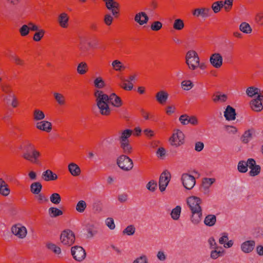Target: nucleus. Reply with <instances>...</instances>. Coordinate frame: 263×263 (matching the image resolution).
Returning a JSON list of instances; mask_svg holds the SVG:
<instances>
[{"instance_id":"4468645a","label":"nucleus","mask_w":263,"mask_h":263,"mask_svg":"<svg viewBox=\"0 0 263 263\" xmlns=\"http://www.w3.org/2000/svg\"><path fill=\"white\" fill-rule=\"evenodd\" d=\"M12 233L20 238H24L27 234V229L20 224L14 225L11 228Z\"/></svg>"},{"instance_id":"20e7f679","label":"nucleus","mask_w":263,"mask_h":263,"mask_svg":"<svg viewBox=\"0 0 263 263\" xmlns=\"http://www.w3.org/2000/svg\"><path fill=\"white\" fill-rule=\"evenodd\" d=\"M117 164L124 171H130L134 166L133 160L125 155H121L117 159Z\"/></svg>"},{"instance_id":"6e6552de","label":"nucleus","mask_w":263,"mask_h":263,"mask_svg":"<svg viewBox=\"0 0 263 263\" xmlns=\"http://www.w3.org/2000/svg\"><path fill=\"white\" fill-rule=\"evenodd\" d=\"M170 179L171 174L166 170L163 171L161 174L159 180V189L161 192L165 190Z\"/></svg>"},{"instance_id":"b1692460","label":"nucleus","mask_w":263,"mask_h":263,"mask_svg":"<svg viewBox=\"0 0 263 263\" xmlns=\"http://www.w3.org/2000/svg\"><path fill=\"white\" fill-rule=\"evenodd\" d=\"M10 193L8 184L2 178H0V194L3 196H8Z\"/></svg>"},{"instance_id":"0e129e2a","label":"nucleus","mask_w":263,"mask_h":263,"mask_svg":"<svg viewBox=\"0 0 263 263\" xmlns=\"http://www.w3.org/2000/svg\"><path fill=\"white\" fill-rule=\"evenodd\" d=\"M255 22L259 25H263V12L257 13L255 17Z\"/></svg>"},{"instance_id":"09e8293b","label":"nucleus","mask_w":263,"mask_h":263,"mask_svg":"<svg viewBox=\"0 0 263 263\" xmlns=\"http://www.w3.org/2000/svg\"><path fill=\"white\" fill-rule=\"evenodd\" d=\"M50 201L55 204H58L60 203L61 201V198L59 194L53 193L50 197Z\"/></svg>"},{"instance_id":"bb28decb","label":"nucleus","mask_w":263,"mask_h":263,"mask_svg":"<svg viewBox=\"0 0 263 263\" xmlns=\"http://www.w3.org/2000/svg\"><path fill=\"white\" fill-rule=\"evenodd\" d=\"M68 171L73 176H78L81 174L80 167L74 163H70L68 166Z\"/></svg>"},{"instance_id":"4c0bfd02","label":"nucleus","mask_w":263,"mask_h":263,"mask_svg":"<svg viewBox=\"0 0 263 263\" xmlns=\"http://www.w3.org/2000/svg\"><path fill=\"white\" fill-rule=\"evenodd\" d=\"M215 249L214 250H213L211 252V257L212 259H215L217 258L219 256H222L224 255V250H222V251H218L219 247H214Z\"/></svg>"},{"instance_id":"0eeeda50","label":"nucleus","mask_w":263,"mask_h":263,"mask_svg":"<svg viewBox=\"0 0 263 263\" xmlns=\"http://www.w3.org/2000/svg\"><path fill=\"white\" fill-rule=\"evenodd\" d=\"M170 141L172 145L178 147L184 143V134L181 130L177 129L170 138Z\"/></svg>"},{"instance_id":"c85d7f7f","label":"nucleus","mask_w":263,"mask_h":263,"mask_svg":"<svg viewBox=\"0 0 263 263\" xmlns=\"http://www.w3.org/2000/svg\"><path fill=\"white\" fill-rule=\"evenodd\" d=\"M133 130L131 129H126L123 130L119 137L120 143L129 142L128 138L131 136Z\"/></svg>"},{"instance_id":"cd10ccee","label":"nucleus","mask_w":263,"mask_h":263,"mask_svg":"<svg viewBox=\"0 0 263 263\" xmlns=\"http://www.w3.org/2000/svg\"><path fill=\"white\" fill-rule=\"evenodd\" d=\"M69 17L67 13H62L58 17V22L61 27L66 28L68 27Z\"/></svg>"},{"instance_id":"8fccbe9b","label":"nucleus","mask_w":263,"mask_h":263,"mask_svg":"<svg viewBox=\"0 0 263 263\" xmlns=\"http://www.w3.org/2000/svg\"><path fill=\"white\" fill-rule=\"evenodd\" d=\"M95 86L99 89L103 88L105 84V82L101 77H98L94 80Z\"/></svg>"},{"instance_id":"ea45409f","label":"nucleus","mask_w":263,"mask_h":263,"mask_svg":"<svg viewBox=\"0 0 263 263\" xmlns=\"http://www.w3.org/2000/svg\"><path fill=\"white\" fill-rule=\"evenodd\" d=\"M53 96L55 100L60 105H64L65 104V98L62 94L54 92Z\"/></svg>"},{"instance_id":"3c124183","label":"nucleus","mask_w":263,"mask_h":263,"mask_svg":"<svg viewBox=\"0 0 263 263\" xmlns=\"http://www.w3.org/2000/svg\"><path fill=\"white\" fill-rule=\"evenodd\" d=\"M181 86L184 90H189L194 86V84L190 80H184L181 82Z\"/></svg>"},{"instance_id":"69168bd1","label":"nucleus","mask_w":263,"mask_h":263,"mask_svg":"<svg viewBox=\"0 0 263 263\" xmlns=\"http://www.w3.org/2000/svg\"><path fill=\"white\" fill-rule=\"evenodd\" d=\"M105 223L110 230H114L115 228V224L113 218L110 217L107 218L105 220Z\"/></svg>"},{"instance_id":"4d7b16f0","label":"nucleus","mask_w":263,"mask_h":263,"mask_svg":"<svg viewBox=\"0 0 263 263\" xmlns=\"http://www.w3.org/2000/svg\"><path fill=\"white\" fill-rule=\"evenodd\" d=\"M19 32L22 36L27 35L29 33L28 25H23L19 29Z\"/></svg>"},{"instance_id":"58836bf2","label":"nucleus","mask_w":263,"mask_h":263,"mask_svg":"<svg viewBox=\"0 0 263 263\" xmlns=\"http://www.w3.org/2000/svg\"><path fill=\"white\" fill-rule=\"evenodd\" d=\"M120 147L126 155H128L132 152V147L129 144V142L120 143Z\"/></svg>"},{"instance_id":"13d9d810","label":"nucleus","mask_w":263,"mask_h":263,"mask_svg":"<svg viewBox=\"0 0 263 263\" xmlns=\"http://www.w3.org/2000/svg\"><path fill=\"white\" fill-rule=\"evenodd\" d=\"M162 27V24L159 21L154 22L151 26V29L153 31H157L160 30Z\"/></svg>"},{"instance_id":"bf43d9fd","label":"nucleus","mask_w":263,"mask_h":263,"mask_svg":"<svg viewBox=\"0 0 263 263\" xmlns=\"http://www.w3.org/2000/svg\"><path fill=\"white\" fill-rule=\"evenodd\" d=\"M233 1L234 0H224V2L222 1V4L226 11H229L231 9Z\"/></svg>"},{"instance_id":"f03ea898","label":"nucleus","mask_w":263,"mask_h":263,"mask_svg":"<svg viewBox=\"0 0 263 263\" xmlns=\"http://www.w3.org/2000/svg\"><path fill=\"white\" fill-rule=\"evenodd\" d=\"M97 105L102 115L108 116L111 110L108 105L109 96L104 93L102 90H97L94 93Z\"/></svg>"},{"instance_id":"9d476101","label":"nucleus","mask_w":263,"mask_h":263,"mask_svg":"<svg viewBox=\"0 0 263 263\" xmlns=\"http://www.w3.org/2000/svg\"><path fill=\"white\" fill-rule=\"evenodd\" d=\"M106 8L109 10L115 17L119 14V4L115 0H106L104 1Z\"/></svg>"},{"instance_id":"aec40b11","label":"nucleus","mask_w":263,"mask_h":263,"mask_svg":"<svg viewBox=\"0 0 263 263\" xmlns=\"http://www.w3.org/2000/svg\"><path fill=\"white\" fill-rule=\"evenodd\" d=\"M134 20L139 25H143L148 22L149 17L145 12H141L136 14Z\"/></svg>"},{"instance_id":"774afa93","label":"nucleus","mask_w":263,"mask_h":263,"mask_svg":"<svg viewBox=\"0 0 263 263\" xmlns=\"http://www.w3.org/2000/svg\"><path fill=\"white\" fill-rule=\"evenodd\" d=\"M133 263H148V261L146 256L142 255L136 259Z\"/></svg>"},{"instance_id":"7c9ffc66","label":"nucleus","mask_w":263,"mask_h":263,"mask_svg":"<svg viewBox=\"0 0 263 263\" xmlns=\"http://www.w3.org/2000/svg\"><path fill=\"white\" fill-rule=\"evenodd\" d=\"M42 189V185L39 182H34L30 185V191L34 194H39Z\"/></svg>"},{"instance_id":"603ef678","label":"nucleus","mask_w":263,"mask_h":263,"mask_svg":"<svg viewBox=\"0 0 263 263\" xmlns=\"http://www.w3.org/2000/svg\"><path fill=\"white\" fill-rule=\"evenodd\" d=\"M45 31L43 29H40L38 31L36 32L33 37V39L34 41H40L44 36L45 34Z\"/></svg>"},{"instance_id":"f8f14e48","label":"nucleus","mask_w":263,"mask_h":263,"mask_svg":"<svg viewBox=\"0 0 263 263\" xmlns=\"http://www.w3.org/2000/svg\"><path fill=\"white\" fill-rule=\"evenodd\" d=\"M179 120L183 125L191 124L193 126H195L198 124V120L196 117L194 116H190L187 114L181 115L179 117Z\"/></svg>"},{"instance_id":"ddd939ff","label":"nucleus","mask_w":263,"mask_h":263,"mask_svg":"<svg viewBox=\"0 0 263 263\" xmlns=\"http://www.w3.org/2000/svg\"><path fill=\"white\" fill-rule=\"evenodd\" d=\"M210 64L215 68H219L223 64V58L219 53H214L210 57Z\"/></svg>"},{"instance_id":"680f3d73","label":"nucleus","mask_w":263,"mask_h":263,"mask_svg":"<svg viewBox=\"0 0 263 263\" xmlns=\"http://www.w3.org/2000/svg\"><path fill=\"white\" fill-rule=\"evenodd\" d=\"M112 66L116 71L122 70V63L119 60H115L112 62Z\"/></svg>"},{"instance_id":"e2e57ef3","label":"nucleus","mask_w":263,"mask_h":263,"mask_svg":"<svg viewBox=\"0 0 263 263\" xmlns=\"http://www.w3.org/2000/svg\"><path fill=\"white\" fill-rule=\"evenodd\" d=\"M124 82H127L128 83L127 85L126 83H123L122 85L120 86L125 90H131L133 88V84L132 82H130L129 81L127 80H124Z\"/></svg>"},{"instance_id":"9b49d317","label":"nucleus","mask_w":263,"mask_h":263,"mask_svg":"<svg viewBox=\"0 0 263 263\" xmlns=\"http://www.w3.org/2000/svg\"><path fill=\"white\" fill-rule=\"evenodd\" d=\"M181 181L183 185L187 190H191L196 183L195 177L188 174H183L182 175Z\"/></svg>"},{"instance_id":"a19ab883","label":"nucleus","mask_w":263,"mask_h":263,"mask_svg":"<svg viewBox=\"0 0 263 263\" xmlns=\"http://www.w3.org/2000/svg\"><path fill=\"white\" fill-rule=\"evenodd\" d=\"M184 27L183 21L181 19L178 18L174 21L173 28L177 30H181Z\"/></svg>"},{"instance_id":"c03bdc74","label":"nucleus","mask_w":263,"mask_h":263,"mask_svg":"<svg viewBox=\"0 0 263 263\" xmlns=\"http://www.w3.org/2000/svg\"><path fill=\"white\" fill-rule=\"evenodd\" d=\"M87 207L86 203L84 200L79 201L76 205V210L79 213H83Z\"/></svg>"},{"instance_id":"c756f323","label":"nucleus","mask_w":263,"mask_h":263,"mask_svg":"<svg viewBox=\"0 0 263 263\" xmlns=\"http://www.w3.org/2000/svg\"><path fill=\"white\" fill-rule=\"evenodd\" d=\"M216 222V217L215 215H208L204 218V223L209 227H212L215 225Z\"/></svg>"},{"instance_id":"5fc2aeb1","label":"nucleus","mask_w":263,"mask_h":263,"mask_svg":"<svg viewBox=\"0 0 263 263\" xmlns=\"http://www.w3.org/2000/svg\"><path fill=\"white\" fill-rule=\"evenodd\" d=\"M260 166L259 165H256L251 169V171L249 172V174L250 176H255L258 175L260 173Z\"/></svg>"},{"instance_id":"338daca9","label":"nucleus","mask_w":263,"mask_h":263,"mask_svg":"<svg viewBox=\"0 0 263 263\" xmlns=\"http://www.w3.org/2000/svg\"><path fill=\"white\" fill-rule=\"evenodd\" d=\"M113 21V17L110 14H106L104 16V22L107 26H110Z\"/></svg>"},{"instance_id":"2eb2a0df","label":"nucleus","mask_w":263,"mask_h":263,"mask_svg":"<svg viewBox=\"0 0 263 263\" xmlns=\"http://www.w3.org/2000/svg\"><path fill=\"white\" fill-rule=\"evenodd\" d=\"M261 101H263V95H259L257 98L250 102V107L255 111H260L263 109Z\"/></svg>"},{"instance_id":"052dcab7","label":"nucleus","mask_w":263,"mask_h":263,"mask_svg":"<svg viewBox=\"0 0 263 263\" xmlns=\"http://www.w3.org/2000/svg\"><path fill=\"white\" fill-rule=\"evenodd\" d=\"M228 99V97L226 95H216L214 98H213V101L214 102H217L218 101H220L221 102H225Z\"/></svg>"},{"instance_id":"79ce46f5","label":"nucleus","mask_w":263,"mask_h":263,"mask_svg":"<svg viewBox=\"0 0 263 263\" xmlns=\"http://www.w3.org/2000/svg\"><path fill=\"white\" fill-rule=\"evenodd\" d=\"M252 138V133L250 130L246 131L241 137V141L243 143H248Z\"/></svg>"},{"instance_id":"1a4fd4ad","label":"nucleus","mask_w":263,"mask_h":263,"mask_svg":"<svg viewBox=\"0 0 263 263\" xmlns=\"http://www.w3.org/2000/svg\"><path fill=\"white\" fill-rule=\"evenodd\" d=\"M71 251L73 257L77 261H82L86 257L85 251L82 247L78 246L72 247Z\"/></svg>"},{"instance_id":"7ed1b4c3","label":"nucleus","mask_w":263,"mask_h":263,"mask_svg":"<svg viewBox=\"0 0 263 263\" xmlns=\"http://www.w3.org/2000/svg\"><path fill=\"white\" fill-rule=\"evenodd\" d=\"M199 61V57L195 51L189 50L187 52L185 55V63L190 69L194 70L197 69Z\"/></svg>"},{"instance_id":"4be33fe9","label":"nucleus","mask_w":263,"mask_h":263,"mask_svg":"<svg viewBox=\"0 0 263 263\" xmlns=\"http://www.w3.org/2000/svg\"><path fill=\"white\" fill-rule=\"evenodd\" d=\"M255 245V242L254 240H248L241 244V249L243 252L248 253L253 250Z\"/></svg>"},{"instance_id":"a18cd8bd","label":"nucleus","mask_w":263,"mask_h":263,"mask_svg":"<svg viewBox=\"0 0 263 263\" xmlns=\"http://www.w3.org/2000/svg\"><path fill=\"white\" fill-rule=\"evenodd\" d=\"M136 229L134 225L127 226L122 232L123 235H133L135 233Z\"/></svg>"},{"instance_id":"a211bd4d","label":"nucleus","mask_w":263,"mask_h":263,"mask_svg":"<svg viewBox=\"0 0 263 263\" xmlns=\"http://www.w3.org/2000/svg\"><path fill=\"white\" fill-rule=\"evenodd\" d=\"M236 111L235 108L228 105L224 112V116L228 121L234 120L236 119Z\"/></svg>"},{"instance_id":"423d86ee","label":"nucleus","mask_w":263,"mask_h":263,"mask_svg":"<svg viewBox=\"0 0 263 263\" xmlns=\"http://www.w3.org/2000/svg\"><path fill=\"white\" fill-rule=\"evenodd\" d=\"M186 202L191 212L202 210L200 206L202 200L198 197H189L187 198Z\"/></svg>"},{"instance_id":"a878e982","label":"nucleus","mask_w":263,"mask_h":263,"mask_svg":"<svg viewBox=\"0 0 263 263\" xmlns=\"http://www.w3.org/2000/svg\"><path fill=\"white\" fill-rule=\"evenodd\" d=\"M168 97V93L164 90L159 91L156 94V100L161 104H164L166 102Z\"/></svg>"},{"instance_id":"49530a36","label":"nucleus","mask_w":263,"mask_h":263,"mask_svg":"<svg viewBox=\"0 0 263 263\" xmlns=\"http://www.w3.org/2000/svg\"><path fill=\"white\" fill-rule=\"evenodd\" d=\"M238 171L240 173H246L248 171L247 164L245 161H240L237 165Z\"/></svg>"},{"instance_id":"de8ad7c7","label":"nucleus","mask_w":263,"mask_h":263,"mask_svg":"<svg viewBox=\"0 0 263 263\" xmlns=\"http://www.w3.org/2000/svg\"><path fill=\"white\" fill-rule=\"evenodd\" d=\"M46 247L48 249L52 250L55 254H59L61 252L60 248L57 246L54 243L50 242L47 243L46 244Z\"/></svg>"},{"instance_id":"f3484780","label":"nucleus","mask_w":263,"mask_h":263,"mask_svg":"<svg viewBox=\"0 0 263 263\" xmlns=\"http://www.w3.org/2000/svg\"><path fill=\"white\" fill-rule=\"evenodd\" d=\"M110 104L112 106L115 107H120L122 104L123 102L120 97L118 96L115 93H112L109 95L108 105Z\"/></svg>"},{"instance_id":"5701e85b","label":"nucleus","mask_w":263,"mask_h":263,"mask_svg":"<svg viewBox=\"0 0 263 263\" xmlns=\"http://www.w3.org/2000/svg\"><path fill=\"white\" fill-rule=\"evenodd\" d=\"M42 178L46 181H54L58 179V176L51 170H47L42 173Z\"/></svg>"},{"instance_id":"39448f33","label":"nucleus","mask_w":263,"mask_h":263,"mask_svg":"<svg viewBox=\"0 0 263 263\" xmlns=\"http://www.w3.org/2000/svg\"><path fill=\"white\" fill-rule=\"evenodd\" d=\"M60 240L63 245L70 246L72 245L75 241L74 234L70 230H64L61 233Z\"/></svg>"},{"instance_id":"393cba45","label":"nucleus","mask_w":263,"mask_h":263,"mask_svg":"<svg viewBox=\"0 0 263 263\" xmlns=\"http://www.w3.org/2000/svg\"><path fill=\"white\" fill-rule=\"evenodd\" d=\"M92 209L95 213H100L103 210V201L99 199H95L92 203Z\"/></svg>"},{"instance_id":"72a5a7b5","label":"nucleus","mask_w":263,"mask_h":263,"mask_svg":"<svg viewBox=\"0 0 263 263\" xmlns=\"http://www.w3.org/2000/svg\"><path fill=\"white\" fill-rule=\"evenodd\" d=\"M239 30L243 33L250 34L252 32V29L250 25L247 22H242L239 25Z\"/></svg>"},{"instance_id":"37998d69","label":"nucleus","mask_w":263,"mask_h":263,"mask_svg":"<svg viewBox=\"0 0 263 263\" xmlns=\"http://www.w3.org/2000/svg\"><path fill=\"white\" fill-rule=\"evenodd\" d=\"M224 6L222 4V1L215 2L212 5V9L214 13H217L220 11L221 8Z\"/></svg>"},{"instance_id":"2f4dec72","label":"nucleus","mask_w":263,"mask_h":263,"mask_svg":"<svg viewBox=\"0 0 263 263\" xmlns=\"http://www.w3.org/2000/svg\"><path fill=\"white\" fill-rule=\"evenodd\" d=\"M86 230L87 232V238H88L93 237L98 233V231L92 224H87L86 225Z\"/></svg>"},{"instance_id":"c9c22d12","label":"nucleus","mask_w":263,"mask_h":263,"mask_svg":"<svg viewBox=\"0 0 263 263\" xmlns=\"http://www.w3.org/2000/svg\"><path fill=\"white\" fill-rule=\"evenodd\" d=\"M48 212L51 217H56L63 214V212L61 210L54 207L50 208Z\"/></svg>"},{"instance_id":"6e6d98bb","label":"nucleus","mask_w":263,"mask_h":263,"mask_svg":"<svg viewBox=\"0 0 263 263\" xmlns=\"http://www.w3.org/2000/svg\"><path fill=\"white\" fill-rule=\"evenodd\" d=\"M215 179L205 178L203 179V186L205 189H208L214 182Z\"/></svg>"},{"instance_id":"e433bc0d","label":"nucleus","mask_w":263,"mask_h":263,"mask_svg":"<svg viewBox=\"0 0 263 263\" xmlns=\"http://www.w3.org/2000/svg\"><path fill=\"white\" fill-rule=\"evenodd\" d=\"M181 206L179 205L176 206V208H175L174 209H173L172 210L171 213V217L174 220H176L179 218L180 213H181Z\"/></svg>"},{"instance_id":"6ab92c4d","label":"nucleus","mask_w":263,"mask_h":263,"mask_svg":"<svg viewBox=\"0 0 263 263\" xmlns=\"http://www.w3.org/2000/svg\"><path fill=\"white\" fill-rule=\"evenodd\" d=\"M36 127L38 129L49 133L52 129V124L49 121H42L36 123Z\"/></svg>"},{"instance_id":"dca6fc26","label":"nucleus","mask_w":263,"mask_h":263,"mask_svg":"<svg viewBox=\"0 0 263 263\" xmlns=\"http://www.w3.org/2000/svg\"><path fill=\"white\" fill-rule=\"evenodd\" d=\"M211 9L209 8H196L193 11V15L196 17H201L202 18H206L210 16Z\"/></svg>"},{"instance_id":"f257e3e1","label":"nucleus","mask_w":263,"mask_h":263,"mask_svg":"<svg viewBox=\"0 0 263 263\" xmlns=\"http://www.w3.org/2000/svg\"><path fill=\"white\" fill-rule=\"evenodd\" d=\"M19 148L24 151L22 155L24 159L34 164L38 163L41 154L29 140L22 141Z\"/></svg>"},{"instance_id":"f704fd0d","label":"nucleus","mask_w":263,"mask_h":263,"mask_svg":"<svg viewBox=\"0 0 263 263\" xmlns=\"http://www.w3.org/2000/svg\"><path fill=\"white\" fill-rule=\"evenodd\" d=\"M33 116L34 121H41L43 120L45 117L44 112L38 109H36L34 110Z\"/></svg>"},{"instance_id":"473e14b6","label":"nucleus","mask_w":263,"mask_h":263,"mask_svg":"<svg viewBox=\"0 0 263 263\" xmlns=\"http://www.w3.org/2000/svg\"><path fill=\"white\" fill-rule=\"evenodd\" d=\"M88 69V67L86 63L82 62L79 63L77 66V70L80 74H84Z\"/></svg>"},{"instance_id":"864d4df0","label":"nucleus","mask_w":263,"mask_h":263,"mask_svg":"<svg viewBox=\"0 0 263 263\" xmlns=\"http://www.w3.org/2000/svg\"><path fill=\"white\" fill-rule=\"evenodd\" d=\"M157 187V183L156 181L152 180L146 184V188L149 191L154 192Z\"/></svg>"},{"instance_id":"412c9836","label":"nucleus","mask_w":263,"mask_h":263,"mask_svg":"<svg viewBox=\"0 0 263 263\" xmlns=\"http://www.w3.org/2000/svg\"><path fill=\"white\" fill-rule=\"evenodd\" d=\"M191 221L194 225L198 224L201 221L202 217V210L191 212Z\"/></svg>"}]
</instances>
